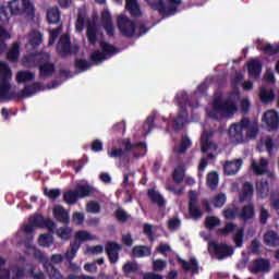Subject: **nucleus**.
<instances>
[{
    "label": "nucleus",
    "mask_w": 279,
    "mask_h": 279,
    "mask_svg": "<svg viewBox=\"0 0 279 279\" xmlns=\"http://www.w3.org/2000/svg\"><path fill=\"white\" fill-rule=\"evenodd\" d=\"M11 16H24L28 21H34L36 7L31 0H11L8 7H0V21L8 23Z\"/></svg>",
    "instance_id": "obj_1"
},
{
    "label": "nucleus",
    "mask_w": 279,
    "mask_h": 279,
    "mask_svg": "<svg viewBox=\"0 0 279 279\" xmlns=\"http://www.w3.org/2000/svg\"><path fill=\"white\" fill-rule=\"evenodd\" d=\"M11 80L0 81V99L4 101H21V99H27L32 95H36L38 90H44L43 83L34 82L31 85H24V88L21 92L12 89Z\"/></svg>",
    "instance_id": "obj_2"
},
{
    "label": "nucleus",
    "mask_w": 279,
    "mask_h": 279,
    "mask_svg": "<svg viewBox=\"0 0 279 279\" xmlns=\"http://www.w3.org/2000/svg\"><path fill=\"white\" fill-rule=\"evenodd\" d=\"M122 147H113L110 153H108L109 158H116L120 160V162L128 163L130 162V154L132 153L134 158H140L141 155H138V149L143 151L142 156H145L147 154V144L145 142H140L132 144L131 138H125L122 141Z\"/></svg>",
    "instance_id": "obj_3"
},
{
    "label": "nucleus",
    "mask_w": 279,
    "mask_h": 279,
    "mask_svg": "<svg viewBox=\"0 0 279 279\" xmlns=\"http://www.w3.org/2000/svg\"><path fill=\"white\" fill-rule=\"evenodd\" d=\"M243 130H247L246 138H256L258 136V128L252 125L250 118L243 117L240 122L230 125V141H232V143H245V135L243 134Z\"/></svg>",
    "instance_id": "obj_4"
},
{
    "label": "nucleus",
    "mask_w": 279,
    "mask_h": 279,
    "mask_svg": "<svg viewBox=\"0 0 279 279\" xmlns=\"http://www.w3.org/2000/svg\"><path fill=\"white\" fill-rule=\"evenodd\" d=\"M147 5L158 12L162 19H169V16H175L180 5H182V0H145Z\"/></svg>",
    "instance_id": "obj_5"
},
{
    "label": "nucleus",
    "mask_w": 279,
    "mask_h": 279,
    "mask_svg": "<svg viewBox=\"0 0 279 279\" xmlns=\"http://www.w3.org/2000/svg\"><path fill=\"white\" fill-rule=\"evenodd\" d=\"M101 51L100 50H95L92 52L89 56L90 62L93 64H101L105 60H108V58H112L114 53H117V47H114L112 44H108L104 40L99 43Z\"/></svg>",
    "instance_id": "obj_6"
},
{
    "label": "nucleus",
    "mask_w": 279,
    "mask_h": 279,
    "mask_svg": "<svg viewBox=\"0 0 279 279\" xmlns=\"http://www.w3.org/2000/svg\"><path fill=\"white\" fill-rule=\"evenodd\" d=\"M57 53L61 58H66L69 56H75L80 51V46L71 45V36L69 34H63L60 36L59 41L57 43Z\"/></svg>",
    "instance_id": "obj_7"
},
{
    "label": "nucleus",
    "mask_w": 279,
    "mask_h": 279,
    "mask_svg": "<svg viewBox=\"0 0 279 279\" xmlns=\"http://www.w3.org/2000/svg\"><path fill=\"white\" fill-rule=\"evenodd\" d=\"M213 108L216 112H219V114H222V117H227L228 119L230 117L234 116V112H236L238 108L234 101L230 99H226L225 101L221 99V96H218L214 99Z\"/></svg>",
    "instance_id": "obj_8"
},
{
    "label": "nucleus",
    "mask_w": 279,
    "mask_h": 279,
    "mask_svg": "<svg viewBox=\"0 0 279 279\" xmlns=\"http://www.w3.org/2000/svg\"><path fill=\"white\" fill-rule=\"evenodd\" d=\"M178 99L181 111L172 120V128L174 132H180L181 130H184V123H186L187 117L186 109L184 107L186 106V104H189V96H186V94H181V97L179 96Z\"/></svg>",
    "instance_id": "obj_9"
},
{
    "label": "nucleus",
    "mask_w": 279,
    "mask_h": 279,
    "mask_svg": "<svg viewBox=\"0 0 279 279\" xmlns=\"http://www.w3.org/2000/svg\"><path fill=\"white\" fill-rule=\"evenodd\" d=\"M208 251L214 252L218 260H223V258H228V256H232V254H234V248L232 246L226 243L219 244L217 241L209 242Z\"/></svg>",
    "instance_id": "obj_10"
},
{
    "label": "nucleus",
    "mask_w": 279,
    "mask_h": 279,
    "mask_svg": "<svg viewBox=\"0 0 279 279\" xmlns=\"http://www.w3.org/2000/svg\"><path fill=\"white\" fill-rule=\"evenodd\" d=\"M118 28L125 38H134L136 34V23L125 15L118 16Z\"/></svg>",
    "instance_id": "obj_11"
},
{
    "label": "nucleus",
    "mask_w": 279,
    "mask_h": 279,
    "mask_svg": "<svg viewBox=\"0 0 279 279\" xmlns=\"http://www.w3.org/2000/svg\"><path fill=\"white\" fill-rule=\"evenodd\" d=\"M251 274H269L271 271V262L263 257L254 259L248 266Z\"/></svg>",
    "instance_id": "obj_12"
},
{
    "label": "nucleus",
    "mask_w": 279,
    "mask_h": 279,
    "mask_svg": "<svg viewBox=\"0 0 279 279\" xmlns=\"http://www.w3.org/2000/svg\"><path fill=\"white\" fill-rule=\"evenodd\" d=\"M49 60H51V56L44 52V61H41L38 68L41 80H47V77H51L56 73V63H51Z\"/></svg>",
    "instance_id": "obj_13"
},
{
    "label": "nucleus",
    "mask_w": 279,
    "mask_h": 279,
    "mask_svg": "<svg viewBox=\"0 0 279 279\" xmlns=\"http://www.w3.org/2000/svg\"><path fill=\"white\" fill-rule=\"evenodd\" d=\"M122 248L123 246H121V244L117 242H108L106 244L105 252L111 265H117V263H119V253L121 252Z\"/></svg>",
    "instance_id": "obj_14"
},
{
    "label": "nucleus",
    "mask_w": 279,
    "mask_h": 279,
    "mask_svg": "<svg viewBox=\"0 0 279 279\" xmlns=\"http://www.w3.org/2000/svg\"><path fill=\"white\" fill-rule=\"evenodd\" d=\"M263 121L268 128V132H274L279 128V116L276 110H268L263 116Z\"/></svg>",
    "instance_id": "obj_15"
},
{
    "label": "nucleus",
    "mask_w": 279,
    "mask_h": 279,
    "mask_svg": "<svg viewBox=\"0 0 279 279\" xmlns=\"http://www.w3.org/2000/svg\"><path fill=\"white\" fill-rule=\"evenodd\" d=\"M177 262L181 265L183 271H192L193 275L199 274V264L195 257H191L190 260L186 262L182 257L178 256Z\"/></svg>",
    "instance_id": "obj_16"
},
{
    "label": "nucleus",
    "mask_w": 279,
    "mask_h": 279,
    "mask_svg": "<svg viewBox=\"0 0 279 279\" xmlns=\"http://www.w3.org/2000/svg\"><path fill=\"white\" fill-rule=\"evenodd\" d=\"M147 197L157 208H165V206H167V201H165L162 194L155 189L147 190Z\"/></svg>",
    "instance_id": "obj_17"
},
{
    "label": "nucleus",
    "mask_w": 279,
    "mask_h": 279,
    "mask_svg": "<svg viewBox=\"0 0 279 279\" xmlns=\"http://www.w3.org/2000/svg\"><path fill=\"white\" fill-rule=\"evenodd\" d=\"M53 217L56 221L63 223V226H69V223H71V216L69 215V211L60 205L53 208Z\"/></svg>",
    "instance_id": "obj_18"
},
{
    "label": "nucleus",
    "mask_w": 279,
    "mask_h": 279,
    "mask_svg": "<svg viewBox=\"0 0 279 279\" xmlns=\"http://www.w3.org/2000/svg\"><path fill=\"white\" fill-rule=\"evenodd\" d=\"M197 197L196 196H191L189 201V213L192 219H202L204 217V211L199 208V205H197Z\"/></svg>",
    "instance_id": "obj_19"
},
{
    "label": "nucleus",
    "mask_w": 279,
    "mask_h": 279,
    "mask_svg": "<svg viewBox=\"0 0 279 279\" xmlns=\"http://www.w3.org/2000/svg\"><path fill=\"white\" fill-rule=\"evenodd\" d=\"M254 217H256V208L254 207V203L244 205L239 214V218L241 221H244V223L252 221Z\"/></svg>",
    "instance_id": "obj_20"
},
{
    "label": "nucleus",
    "mask_w": 279,
    "mask_h": 279,
    "mask_svg": "<svg viewBox=\"0 0 279 279\" xmlns=\"http://www.w3.org/2000/svg\"><path fill=\"white\" fill-rule=\"evenodd\" d=\"M254 197V184L250 182H244L242 192L239 195V202L240 204H243L245 202H251Z\"/></svg>",
    "instance_id": "obj_21"
},
{
    "label": "nucleus",
    "mask_w": 279,
    "mask_h": 279,
    "mask_svg": "<svg viewBox=\"0 0 279 279\" xmlns=\"http://www.w3.org/2000/svg\"><path fill=\"white\" fill-rule=\"evenodd\" d=\"M86 23L89 25V23L93 22H90V19H88L86 11L80 9L75 22V31L78 32V34H82V32H84V27H86Z\"/></svg>",
    "instance_id": "obj_22"
},
{
    "label": "nucleus",
    "mask_w": 279,
    "mask_h": 279,
    "mask_svg": "<svg viewBox=\"0 0 279 279\" xmlns=\"http://www.w3.org/2000/svg\"><path fill=\"white\" fill-rule=\"evenodd\" d=\"M243 165L242 159H235L233 161H227L223 166V171L226 175H234L239 173L241 166Z\"/></svg>",
    "instance_id": "obj_23"
},
{
    "label": "nucleus",
    "mask_w": 279,
    "mask_h": 279,
    "mask_svg": "<svg viewBox=\"0 0 279 279\" xmlns=\"http://www.w3.org/2000/svg\"><path fill=\"white\" fill-rule=\"evenodd\" d=\"M247 71L250 77H260V74L263 73V63L256 59H253L247 63Z\"/></svg>",
    "instance_id": "obj_24"
},
{
    "label": "nucleus",
    "mask_w": 279,
    "mask_h": 279,
    "mask_svg": "<svg viewBox=\"0 0 279 279\" xmlns=\"http://www.w3.org/2000/svg\"><path fill=\"white\" fill-rule=\"evenodd\" d=\"M258 197L265 199L269 196V181L267 179H260L255 183Z\"/></svg>",
    "instance_id": "obj_25"
},
{
    "label": "nucleus",
    "mask_w": 279,
    "mask_h": 279,
    "mask_svg": "<svg viewBox=\"0 0 279 279\" xmlns=\"http://www.w3.org/2000/svg\"><path fill=\"white\" fill-rule=\"evenodd\" d=\"M74 191H76V195L78 196V199H84V197H90V195L95 194V187L88 185V184H77L74 187Z\"/></svg>",
    "instance_id": "obj_26"
},
{
    "label": "nucleus",
    "mask_w": 279,
    "mask_h": 279,
    "mask_svg": "<svg viewBox=\"0 0 279 279\" xmlns=\"http://www.w3.org/2000/svg\"><path fill=\"white\" fill-rule=\"evenodd\" d=\"M60 19H62V12H60V8L52 7L48 9L47 21L49 25H57V23H60Z\"/></svg>",
    "instance_id": "obj_27"
},
{
    "label": "nucleus",
    "mask_w": 279,
    "mask_h": 279,
    "mask_svg": "<svg viewBox=\"0 0 279 279\" xmlns=\"http://www.w3.org/2000/svg\"><path fill=\"white\" fill-rule=\"evenodd\" d=\"M45 60V53L41 54H28L24 58V64L34 69L35 66H40L41 62Z\"/></svg>",
    "instance_id": "obj_28"
},
{
    "label": "nucleus",
    "mask_w": 279,
    "mask_h": 279,
    "mask_svg": "<svg viewBox=\"0 0 279 279\" xmlns=\"http://www.w3.org/2000/svg\"><path fill=\"white\" fill-rule=\"evenodd\" d=\"M264 243L268 247H278L279 245V235L274 230H269L264 234Z\"/></svg>",
    "instance_id": "obj_29"
},
{
    "label": "nucleus",
    "mask_w": 279,
    "mask_h": 279,
    "mask_svg": "<svg viewBox=\"0 0 279 279\" xmlns=\"http://www.w3.org/2000/svg\"><path fill=\"white\" fill-rule=\"evenodd\" d=\"M134 258H145L151 256V248L147 245H136L132 248Z\"/></svg>",
    "instance_id": "obj_30"
},
{
    "label": "nucleus",
    "mask_w": 279,
    "mask_h": 279,
    "mask_svg": "<svg viewBox=\"0 0 279 279\" xmlns=\"http://www.w3.org/2000/svg\"><path fill=\"white\" fill-rule=\"evenodd\" d=\"M267 167H269V161L264 157L259 159V165L256 161L252 162V169L256 175H265L267 173Z\"/></svg>",
    "instance_id": "obj_31"
},
{
    "label": "nucleus",
    "mask_w": 279,
    "mask_h": 279,
    "mask_svg": "<svg viewBox=\"0 0 279 279\" xmlns=\"http://www.w3.org/2000/svg\"><path fill=\"white\" fill-rule=\"evenodd\" d=\"M21 56V44L19 41L13 43L11 49L7 53L9 62H19Z\"/></svg>",
    "instance_id": "obj_32"
},
{
    "label": "nucleus",
    "mask_w": 279,
    "mask_h": 279,
    "mask_svg": "<svg viewBox=\"0 0 279 279\" xmlns=\"http://www.w3.org/2000/svg\"><path fill=\"white\" fill-rule=\"evenodd\" d=\"M44 269H46L50 279H64L62 272L51 262H45Z\"/></svg>",
    "instance_id": "obj_33"
},
{
    "label": "nucleus",
    "mask_w": 279,
    "mask_h": 279,
    "mask_svg": "<svg viewBox=\"0 0 279 279\" xmlns=\"http://www.w3.org/2000/svg\"><path fill=\"white\" fill-rule=\"evenodd\" d=\"M36 80V74L31 71H20L16 73L17 84H25L27 82H34Z\"/></svg>",
    "instance_id": "obj_34"
},
{
    "label": "nucleus",
    "mask_w": 279,
    "mask_h": 279,
    "mask_svg": "<svg viewBox=\"0 0 279 279\" xmlns=\"http://www.w3.org/2000/svg\"><path fill=\"white\" fill-rule=\"evenodd\" d=\"M97 33H98L97 24L95 23L87 24L86 37L89 45H97Z\"/></svg>",
    "instance_id": "obj_35"
},
{
    "label": "nucleus",
    "mask_w": 279,
    "mask_h": 279,
    "mask_svg": "<svg viewBox=\"0 0 279 279\" xmlns=\"http://www.w3.org/2000/svg\"><path fill=\"white\" fill-rule=\"evenodd\" d=\"M121 1V0H117ZM126 10L130 12L131 16L138 17L141 14V7L138 5V2L136 0H126Z\"/></svg>",
    "instance_id": "obj_36"
},
{
    "label": "nucleus",
    "mask_w": 279,
    "mask_h": 279,
    "mask_svg": "<svg viewBox=\"0 0 279 279\" xmlns=\"http://www.w3.org/2000/svg\"><path fill=\"white\" fill-rule=\"evenodd\" d=\"M185 169L184 165L180 163L172 172V180L174 184H182L184 182Z\"/></svg>",
    "instance_id": "obj_37"
},
{
    "label": "nucleus",
    "mask_w": 279,
    "mask_h": 279,
    "mask_svg": "<svg viewBox=\"0 0 279 279\" xmlns=\"http://www.w3.org/2000/svg\"><path fill=\"white\" fill-rule=\"evenodd\" d=\"M276 95L274 94V92L270 89H267L265 87H263L259 92V98L262 104H271V101H274Z\"/></svg>",
    "instance_id": "obj_38"
},
{
    "label": "nucleus",
    "mask_w": 279,
    "mask_h": 279,
    "mask_svg": "<svg viewBox=\"0 0 279 279\" xmlns=\"http://www.w3.org/2000/svg\"><path fill=\"white\" fill-rule=\"evenodd\" d=\"M12 80V70L8 63L0 61V81Z\"/></svg>",
    "instance_id": "obj_39"
},
{
    "label": "nucleus",
    "mask_w": 279,
    "mask_h": 279,
    "mask_svg": "<svg viewBox=\"0 0 279 279\" xmlns=\"http://www.w3.org/2000/svg\"><path fill=\"white\" fill-rule=\"evenodd\" d=\"M78 199L80 197L77 196V192L75 190L68 191L63 194V202L70 206L77 204Z\"/></svg>",
    "instance_id": "obj_40"
},
{
    "label": "nucleus",
    "mask_w": 279,
    "mask_h": 279,
    "mask_svg": "<svg viewBox=\"0 0 279 279\" xmlns=\"http://www.w3.org/2000/svg\"><path fill=\"white\" fill-rule=\"evenodd\" d=\"M70 247H71V250H68L65 253V260L68 263H71V260H73V258H75V256H77V252L80 250V243H77V241L71 242Z\"/></svg>",
    "instance_id": "obj_41"
},
{
    "label": "nucleus",
    "mask_w": 279,
    "mask_h": 279,
    "mask_svg": "<svg viewBox=\"0 0 279 279\" xmlns=\"http://www.w3.org/2000/svg\"><path fill=\"white\" fill-rule=\"evenodd\" d=\"M207 186L211 191H215L219 186V174L215 171H211L207 174Z\"/></svg>",
    "instance_id": "obj_42"
},
{
    "label": "nucleus",
    "mask_w": 279,
    "mask_h": 279,
    "mask_svg": "<svg viewBox=\"0 0 279 279\" xmlns=\"http://www.w3.org/2000/svg\"><path fill=\"white\" fill-rule=\"evenodd\" d=\"M221 226V219L217 216H207L205 218V228L207 230H215V228Z\"/></svg>",
    "instance_id": "obj_43"
},
{
    "label": "nucleus",
    "mask_w": 279,
    "mask_h": 279,
    "mask_svg": "<svg viewBox=\"0 0 279 279\" xmlns=\"http://www.w3.org/2000/svg\"><path fill=\"white\" fill-rule=\"evenodd\" d=\"M193 145V143L191 142V138H189L187 136L182 137L180 144H179V148L177 151V154H186V151H189V149H191V146Z\"/></svg>",
    "instance_id": "obj_44"
},
{
    "label": "nucleus",
    "mask_w": 279,
    "mask_h": 279,
    "mask_svg": "<svg viewBox=\"0 0 279 279\" xmlns=\"http://www.w3.org/2000/svg\"><path fill=\"white\" fill-rule=\"evenodd\" d=\"M38 244L41 247H51V245H53V236L49 233L40 234L38 238Z\"/></svg>",
    "instance_id": "obj_45"
},
{
    "label": "nucleus",
    "mask_w": 279,
    "mask_h": 279,
    "mask_svg": "<svg viewBox=\"0 0 279 279\" xmlns=\"http://www.w3.org/2000/svg\"><path fill=\"white\" fill-rule=\"evenodd\" d=\"M122 271L124 276H130V274H137L138 272V264L128 262L123 265Z\"/></svg>",
    "instance_id": "obj_46"
},
{
    "label": "nucleus",
    "mask_w": 279,
    "mask_h": 279,
    "mask_svg": "<svg viewBox=\"0 0 279 279\" xmlns=\"http://www.w3.org/2000/svg\"><path fill=\"white\" fill-rule=\"evenodd\" d=\"M74 68L81 73H84V71H88V69H90V62L86 61L85 59L77 58L74 61Z\"/></svg>",
    "instance_id": "obj_47"
},
{
    "label": "nucleus",
    "mask_w": 279,
    "mask_h": 279,
    "mask_svg": "<svg viewBox=\"0 0 279 279\" xmlns=\"http://www.w3.org/2000/svg\"><path fill=\"white\" fill-rule=\"evenodd\" d=\"M72 232L73 230L71 227L59 228L57 229V236L63 241H69V239H71Z\"/></svg>",
    "instance_id": "obj_48"
},
{
    "label": "nucleus",
    "mask_w": 279,
    "mask_h": 279,
    "mask_svg": "<svg viewBox=\"0 0 279 279\" xmlns=\"http://www.w3.org/2000/svg\"><path fill=\"white\" fill-rule=\"evenodd\" d=\"M213 147V142H210V136L208 134H204L201 137V150L203 154H206L208 149Z\"/></svg>",
    "instance_id": "obj_49"
},
{
    "label": "nucleus",
    "mask_w": 279,
    "mask_h": 279,
    "mask_svg": "<svg viewBox=\"0 0 279 279\" xmlns=\"http://www.w3.org/2000/svg\"><path fill=\"white\" fill-rule=\"evenodd\" d=\"M244 236H245V230L243 228L238 229L233 236V243H235V247H243Z\"/></svg>",
    "instance_id": "obj_50"
},
{
    "label": "nucleus",
    "mask_w": 279,
    "mask_h": 279,
    "mask_svg": "<svg viewBox=\"0 0 279 279\" xmlns=\"http://www.w3.org/2000/svg\"><path fill=\"white\" fill-rule=\"evenodd\" d=\"M114 217L120 223H125L128 222V219H130V215H128V211L123 208H118L114 211Z\"/></svg>",
    "instance_id": "obj_51"
},
{
    "label": "nucleus",
    "mask_w": 279,
    "mask_h": 279,
    "mask_svg": "<svg viewBox=\"0 0 279 279\" xmlns=\"http://www.w3.org/2000/svg\"><path fill=\"white\" fill-rule=\"evenodd\" d=\"M76 241H80V243H84L86 241H93L95 239L88 231L81 230L75 233Z\"/></svg>",
    "instance_id": "obj_52"
},
{
    "label": "nucleus",
    "mask_w": 279,
    "mask_h": 279,
    "mask_svg": "<svg viewBox=\"0 0 279 279\" xmlns=\"http://www.w3.org/2000/svg\"><path fill=\"white\" fill-rule=\"evenodd\" d=\"M234 230H236V225H234V222H227L223 228L218 229V234L228 236V234H232Z\"/></svg>",
    "instance_id": "obj_53"
},
{
    "label": "nucleus",
    "mask_w": 279,
    "mask_h": 279,
    "mask_svg": "<svg viewBox=\"0 0 279 279\" xmlns=\"http://www.w3.org/2000/svg\"><path fill=\"white\" fill-rule=\"evenodd\" d=\"M87 213H92V215H99L101 213V205L95 201L87 203L86 205Z\"/></svg>",
    "instance_id": "obj_54"
},
{
    "label": "nucleus",
    "mask_w": 279,
    "mask_h": 279,
    "mask_svg": "<svg viewBox=\"0 0 279 279\" xmlns=\"http://www.w3.org/2000/svg\"><path fill=\"white\" fill-rule=\"evenodd\" d=\"M29 223H33L35 228H43L45 223V217L40 214H36L28 219Z\"/></svg>",
    "instance_id": "obj_55"
},
{
    "label": "nucleus",
    "mask_w": 279,
    "mask_h": 279,
    "mask_svg": "<svg viewBox=\"0 0 279 279\" xmlns=\"http://www.w3.org/2000/svg\"><path fill=\"white\" fill-rule=\"evenodd\" d=\"M267 56H276L279 53V43L277 45L267 44L262 49Z\"/></svg>",
    "instance_id": "obj_56"
},
{
    "label": "nucleus",
    "mask_w": 279,
    "mask_h": 279,
    "mask_svg": "<svg viewBox=\"0 0 279 279\" xmlns=\"http://www.w3.org/2000/svg\"><path fill=\"white\" fill-rule=\"evenodd\" d=\"M143 231L144 234L148 236V241H150V243H154L156 241V238L154 236V226H151L150 223H144Z\"/></svg>",
    "instance_id": "obj_57"
},
{
    "label": "nucleus",
    "mask_w": 279,
    "mask_h": 279,
    "mask_svg": "<svg viewBox=\"0 0 279 279\" xmlns=\"http://www.w3.org/2000/svg\"><path fill=\"white\" fill-rule=\"evenodd\" d=\"M226 194H218L214 197L213 204L215 208H223L226 205Z\"/></svg>",
    "instance_id": "obj_58"
},
{
    "label": "nucleus",
    "mask_w": 279,
    "mask_h": 279,
    "mask_svg": "<svg viewBox=\"0 0 279 279\" xmlns=\"http://www.w3.org/2000/svg\"><path fill=\"white\" fill-rule=\"evenodd\" d=\"M44 195H46V197H48L49 199H58V197H60V195H62V192L60 191V189H51V190H44Z\"/></svg>",
    "instance_id": "obj_59"
},
{
    "label": "nucleus",
    "mask_w": 279,
    "mask_h": 279,
    "mask_svg": "<svg viewBox=\"0 0 279 279\" xmlns=\"http://www.w3.org/2000/svg\"><path fill=\"white\" fill-rule=\"evenodd\" d=\"M167 269V260L165 259H155L153 262V270L154 271H163Z\"/></svg>",
    "instance_id": "obj_60"
},
{
    "label": "nucleus",
    "mask_w": 279,
    "mask_h": 279,
    "mask_svg": "<svg viewBox=\"0 0 279 279\" xmlns=\"http://www.w3.org/2000/svg\"><path fill=\"white\" fill-rule=\"evenodd\" d=\"M271 217V215L269 214V211L265 208V207H262L259 209V223L262 226H266L267 223V220Z\"/></svg>",
    "instance_id": "obj_61"
},
{
    "label": "nucleus",
    "mask_w": 279,
    "mask_h": 279,
    "mask_svg": "<svg viewBox=\"0 0 279 279\" xmlns=\"http://www.w3.org/2000/svg\"><path fill=\"white\" fill-rule=\"evenodd\" d=\"M270 206L274 210H279V191H275L270 195Z\"/></svg>",
    "instance_id": "obj_62"
},
{
    "label": "nucleus",
    "mask_w": 279,
    "mask_h": 279,
    "mask_svg": "<svg viewBox=\"0 0 279 279\" xmlns=\"http://www.w3.org/2000/svg\"><path fill=\"white\" fill-rule=\"evenodd\" d=\"M60 32H62V28L60 27L50 31V36L48 41L49 47H51V45H54L56 40H58V37L60 36Z\"/></svg>",
    "instance_id": "obj_63"
},
{
    "label": "nucleus",
    "mask_w": 279,
    "mask_h": 279,
    "mask_svg": "<svg viewBox=\"0 0 279 279\" xmlns=\"http://www.w3.org/2000/svg\"><path fill=\"white\" fill-rule=\"evenodd\" d=\"M84 213H80V211H75L72 215V221L73 223H75L76 226H82V223H84Z\"/></svg>",
    "instance_id": "obj_64"
}]
</instances>
